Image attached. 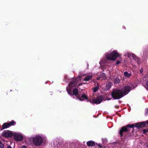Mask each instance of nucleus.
<instances>
[{
	"label": "nucleus",
	"instance_id": "37",
	"mask_svg": "<svg viewBox=\"0 0 148 148\" xmlns=\"http://www.w3.org/2000/svg\"><path fill=\"white\" fill-rule=\"evenodd\" d=\"M110 99H109V98L108 99V100H110Z\"/></svg>",
	"mask_w": 148,
	"mask_h": 148
},
{
	"label": "nucleus",
	"instance_id": "9",
	"mask_svg": "<svg viewBox=\"0 0 148 148\" xmlns=\"http://www.w3.org/2000/svg\"><path fill=\"white\" fill-rule=\"evenodd\" d=\"M79 78L76 77L75 79L71 82L69 84V87H72L75 86L77 84V83L79 80Z\"/></svg>",
	"mask_w": 148,
	"mask_h": 148
},
{
	"label": "nucleus",
	"instance_id": "6",
	"mask_svg": "<svg viewBox=\"0 0 148 148\" xmlns=\"http://www.w3.org/2000/svg\"><path fill=\"white\" fill-rule=\"evenodd\" d=\"M103 100V97L101 95L97 97L96 99H93L92 101V103L93 104H99Z\"/></svg>",
	"mask_w": 148,
	"mask_h": 148
},
{
	"label": "nucleus",
	"instance_id": "3",
	"mask_svg": "<svg viewBox=\"0 0 148 148\" xmlns=\"http://www.w3.org/2000/svg\"><path fill=\"white\" fill-rule=\"evenodd\" d=\"M119 56V54L116 51L114 50L110 53H107L106 54V57L109 60H114L116 59Z\"/></svg>",
	"mask_w": 148,
	"mask_h": 148
},
{
	"label": "nucleus",
	"instance_id": "35",
	"mask_svg": "<svg viewBox=\"0 0 148 148\" xmlns=\"http://www.w3.org/2000/svg\"><path fill=\"white\" fill-rule=\"evenodd\" d=\"M89 101L90 103H92V101H91L90 100H88L87 101Z\"/></svg>",
	"mask_w": 148,
	"mask_h": 148
},
{
	"label": "nucleus",
	"instance_id": "33",
	"mask_svg": "<svg viewBox=\"0 0 148 148\" xmlns=\"http://www.w3.org/2000/svg\"><path fill=\"white\" fill-rule=\"evenodd\" d=\"M143 69H142V70L141 69V70H140V72L141 73H142V72H143Z\"/></svg>",
	"mask_w": 148,
	"mask_h": 148
},
{
	"label": "nucleus",
	"instance_id": "18",
	"mask_svg": "<svg viewBox=\"0 0 148 148\" xmlns=\"http://www.w3.org/2000/svg\"><path fill=\"white\" fill-rule=\"evenodd\" d=\"M114 81L115 84H117L120 83V80L119 78L117 77L115 79H114Z\"/></svg>",
	"mask_w": 148,
	"mask_h": 148
},
{
	"label": "nucleus",
	"instance_id": "4",
	"mask_svg": "<svg viewBox=\"0 0 148 148\" xmlns=\"http://www.w3.org/2000/svg\"><path fill=\"white\" fill-rule=\"evenodd\" d=\"M32 140L34 144L37 146H40L43 142L42 137L39 136L33 138Z\"/></svg>",
	"mask_w": 148,
	"mask_h": 148
},
{
	"label": "nucleus",
	"instance_id": "30",
	"mask_svg": "<svg viewBox=\"0 0 148 148\" xmlns=\"http://www.w3.org/2000/svg\"><path fill=\"white\" fill-rule=\"evenodd\" d=\"M82 84H83V83H79L78 84V86H80L82 85Z\"/></svg>",
	"mask_w": 148,
	"mask_h": 148
},
{
	"label": "nucleus",
	"instance_id": "16",
	"mask_svg": "<svg viewBox=\"0 0 148 148\" xmlns=\"http://www.w3.org/2000/svg\"><path fill=\"white\" fill-rule=\"evenodd\" d=\"M8 123L9 127L10 126L14 125L16 124V122L14 120H12L11 121H10Z\"/></svg>",
	"mask_w": 148,
	"mask_h": 148
},
{
	"label": "nucleus",
	"instance_id": "22",
	"mask_svg": "<svg viewBox=\"0 0 148 148\" xmlns=\"http://www.w3.org/2000/svg\"><path fill=\"white\" fill-rule=\"evenodd\" d=\"M96 145H97L100 148H102L103 147V146H102L101 145L100 143H96Z\"/></svg>",
	"mask_w": 148,
	"mask_h": 148
},
{
	"label": "nucleus",
	"instance_id": "5",
	"mask_svg": "<svg viewBox=\"0 0 148 148\" xmlns=\"http://www.w3.org/2000/svg\"><path fill=\"white\" fill-rule=\"evenodd\" d=\"M13 135L12 132L9 130L3 131L2 134V136L6 138H10Z\"/></svg>",
	"mask_w": 148,
	"mask_h": 148
},
{
	"label": "nucleus",
	"instance_id": "2",
	"mask_svg": "<svg viewBox=\"0 0 148 148\" xmlns=\"http://www.w3.org/2000/svg\"><path fill=\"white\" fill-rule=\"evenodd\" d=\"M111 95L114 99H119L124 96L123 91L119 89H116L112 90Z\"/></svg>",
	"mask_w": 148,
	"mask_h": 148
},
{
	"label": "nucleus",
	"instance_id": "8",
	"mask_svg": "<svg viewBox=\"0 0 148 148\" xmlns=\"http://www.w3.org/2000/svg\"><path fill=\"white\" fill-rule=\"evenodd\" d=\"M131 89V87L130 86H125L123 91L124 96L128 94Z\"/></svg>",
	"mask_w": 148,
	"mask_h": 148
},
{
	"label": "nucleus",
	"instance_id": "31",
	"mask_svg": "<svg viewBox=\"0 0 148 148\" xmlns=\"http://www.w3.org/2000/svg\"><path fill=\"white\" fill-rule=\"evenodd\" d=\"M6 148H12V147L11 146H8Z\"/></svg>",
	"mask_w": 148,
	"mask_h": 148
},
{
	"label": "nucleus",
	"instance_id": "19",
	"mask_svg": "<svg viewBox=\"0 0 148 148\" xmlns=\"http://www.w3.org/2000/svg\"><path fill=\"white\" fill-rule=\"evenodd\" d=\"M124 74L125 76L128 77H129L131 76V74L128 73V72L127 71H125L124 72Z\"/></svg>",
	"mask_w": 148,
	"mask_h": 148
},
{
	"label": "nucleus",
	"instance_id": "29",
	"mask_svg": "<svg viewBox=\"0 0 148 148\" xmlns=\"http://www.w3.org/2000/svg\"><path fill=\"white\" fill-rule=\"evenodd\" d=\"M121 62L119 60H117L116 62V64L117 65L119 64H120V63Z\"/></svg>",
	"mask_w": 148,
	"mask_h": 148
},
{
	"label": "nucleus",
	"instance_id": "7",
	"mask_svg": "<svg viewBox=\"0 0 148 148\" xmlns=\"http://www.w3.org/2000/svg\"><path fill=\"white\" fill-rule=\"evenodd\" d=\"M13 136L14 140L17 141H21L23 140V136L20 134L14 133Z\"/></svg>",
	"mask_w": 148,
	"mask_h": 148
},
{
	"label": "nucleus",
	"instance_id": "26",
	"mask_svg": "<svg viewBox=\"0 0 148 148\" xmlns=\"http://www.w3.org/2000/svg\"><path fill=\"white\" fill-rule=\"evenodd\" d=\"M146 89L148 90V80L146 82V86L145 87Z\"/></svg>",
	"mask_w": 148,
	"mask_h": 148
},
{
	"label": "nucleus",
	"instance_id": "1",
	"mask_svg": "<svg viewBox=\"0 0 148 148\" xmlns=\"http://www.w3.org/2000/svg\"><path fill=\"white\" fill-rule=\"evenodd\" d=\"M145 125V123L144 122L136 123L134 124H128L121 127L119 131L123 133L124 132H127L130 131V128H133L135 127L137 128H139L144 127Z\"/></svg>",
	"mask_w": 148,
	"mask_h": 148
},
{
	"label": "nucleus",
	"instance_id": "23",
	"mask_svg": "<svg viewBox=\"0 0 148 148\" xmlns=\"http://www.w3.org/2000/svg\"><path fill=\"white\" fill-rule=\"evenodd\" d=\"M145 115L146 116H147L148 115V108H147L145 110Z\"/></svg>",
	"mask_w": 148,
	"mask_h": 148
},
{
	"label": "nucleus",
	"instance_id": "25",
	"mask_svg": "<svg viewBox=\"0 0 148 148\" xmlns=\"http://www.w3.org/2000/svg\"><path fill=\"white\" fill-rule=\"evenodd\" d=\"M144 122H145V125L144 127H148V120L146 122L145 121Z\"/></svg>",
	"mask_w": 148,
	"mask_h": 148
},
{
	"label": "nucleus",
	"instance_id": "15",
	"mask_svg": "<svg viewBox=\"0 0 148 148\" xmlns=\"http://www.w3.org/2000/svg\"><path fill=\"white\" fill-rule=\"evenodd\" d=\"M92 77V75H87L84 78V80L85 81H88L91 79Z\"/></svg>",
	"mask_w": 148,
	"mask_h": 148
},
{
	"label": "nucleus",
	"instance_id": "21",
	"mask_svg": "<svg viewBox=\"0 0 148 148\" xmlns=\"http://www.w3.org/2000/svg\"><path fill=\"white\" fill-rule=\"evenodd\" d=\"M67 92L70 95H72V92L71 89H69L68 90Z\"/></svg>",
	"mask_w": 148,
	"mask_h": 148
},
{
	"label": "nucleus",
	"instance_id": "20",
	"mask_svg": "<svg viewBox=\"0 0 148 148\" xmlns=\"http://www.w3.org/2000/svg\"><path fill=\"white\" fill-rule=\"evenodd\" d=\"M99 86H96L95 87H94L93 88V90L94 92H96L99 89Z\"/></svg>",
	"mask_w": 148,
	"mask_h": 148
},
{
	"label": "nucleus",
	"instance_id": "24",
	"mask_svg": "<svg viewBox=\"0 0 148 148\" xmlns=\"http://www.w3.org/2000/svg\"><path fill=\"white\" fill-rule=\"evenodd\" d=\"M4 147V145L1 143V142L0 141V147L1 148H3Z\"/></svg>",
	"mask_w": 148,
	"mask_h": 148
},
{
	"label": "nucleus",
	"instance_id": "32",
	"mask_svg": "<svg viewBox=\"0 0 148 148\" xmlns=\"http://www.w3.org/2000/svg\"><path fill=\"white\" fill-rule=\"evenodd\" d=\"M21 148H26L25 146H23L21 147Z\"/></svg>",
	"mask_w": 148,
	"mask_h": 148
},
{
	"label": "nucleus",
	"instance_id": "12",
	"mask_svg": "<svg viewBox=\"0 0 148 148\" xmlns=\"http://www.w3.org/2000/svg\"><path fill=\"white\" fill-rule=\"evenodd\" d=\"M86 144L89 147H92L95 146L96 145V143L93 141L90 140L87 142Z\"/></svg>",
	"mask_w": 148,
	"mask_h": 148
},
{
	"label": "nucleus",
	"instance_id": "38",
	"mask_svg": "<svg viewBox=\"0 0 148 148\" xmlns=\"http://www.w3.org/2000/svg\"><path fill=\"white\" fill-rule=\"evenodd\" d=\"M134 88H132V89H134Z\"/></svg>",
	"mask_w": 148,
	"mask_h": 148
},
{
	"label": "nucleus",
	"instance_id": "14",
	"mask_svg": "<svg viewBox=\"0 0 148 148\" xmlns=\"http://www.w3.org/2000/svg\"><path fill=\"white\" fill-rule=\"evenodd\" d=\"M132 56L133 59L135 61L138 62L139 61V58L137 57L136 55L134 53L132 54Z\"/></svg>",
	"mask_w": 148,
	"mask_h": 148
},
{
	"label": "nucleus",
	"instance_id": "13",
	"mask_svg": "<svg viewBox=\"0 0 148 148\" xmlns=\"http://www.w3.org/2000/svg\"><path fill=\"white\" fill-rule=\"evenodd\" d=\"M9 127V126L8 123H4L2 125L1 130H3Z\"/></svg>",
	"mask_w": 148,
	"mask_h": 148
},
{
	"label": "nucleus",
	"instance_id": "34",
	"mask_svg": "<svg viewBox=\"0 0 148 148\" xmlns=\"http://www.w3.org/2000/svg\"><path fill=\"white\" fill-rule=\"evenodd\" d=\"M115 107L116 108H118L119 107V106H115Z\"/></svg>",
	"mask_w": 148,
	"mask_h": 148
},
{
	"label": "nucleus",
	"instance_id": "17",
	"mask_svg": "<svg viewBox=\"0 0 148 148\" xmlns=\"http://www.w3.org/2000/svg\"><path fill=\"white\" fill-rule=\"evenodd\" d=\"M112 86L111 83L110 82H108L106 84V88L107 89H110Z\"/></svg>",
	"mask_w": 148,
	"mask_h": 148
},
{
	"label": "nucleus",
	"instance_id": "11",
	"mask_svg": "<svg viewBox=\"0 0 148 148\" xmlns=\"http://www.w3.org/2000/svg\"><path fill=\"white\" fill-rule=\"evenodd\" d=\"M72 95H75L77 99L79 97V94H78V90L77 88H75L73 89L72 91Z\"/></svg>",
	"mask_w": 148,
	"mask_h": 148
},
{
	"label": "nucleus",
	"instance_id": "10",
	"mask_svg": "<svg viewBox=\"0 0 148 148\" xmlns=\"http://www.w3.org/2000/svg\"><path fill=\"white\" fill-rule=\"evenodd\" d=\"M79 98L77 97V99H78L79 100L81 101H83L84 99H87L88 97L86 95L85 93H83L80 96L79 94Z\"/></svg>",
	"mask_w": 148,
	"mask_h": 148
},
{
	"label": "nucleus",
	"instance_id": "28",
	"mask_svg": "<svg viewBox=\"0 0 148 148\" xmlns=\"http://www.w3.org/2000/svg\"><path fill=\"white\" fill-rule=\"evenodd\" d=\"M119 134L120 135V137L121 138L123 135V133L120 131L119 132Z\"/></svg>",
	"mask_w": 148,
	"mask_h": 148
},
{
	"label": "nucleus",
	"instance_id": "27",
	"mask_svg": "<svg viewBox=\"0 0 148 148\" xmlns=\"http://www.w3.org/2000/svg\"><path fill=\"white\" fill-rule=\"evenodd\" d=\"M143 132L144 133H145L147 132H148V129H144L143 130Z\"/></svg>",
	"mask_w": 148,
	"mask_h": 148
},
{
	"label": "nucleus",
	"instance_id": "36",
	"mask_svg": "<svg viewBox=\"0 0 148 148\" xmlns=\"http://www.w3.org/2000/svg\"><path fill=\"white\" fill-rule=\"evenodd\" d=\"M102 148H106V147L105 146L103 147H103Z\"/></svg>",
	"mask_w": 148,
	"mask_h": 148
}]
</instances>
